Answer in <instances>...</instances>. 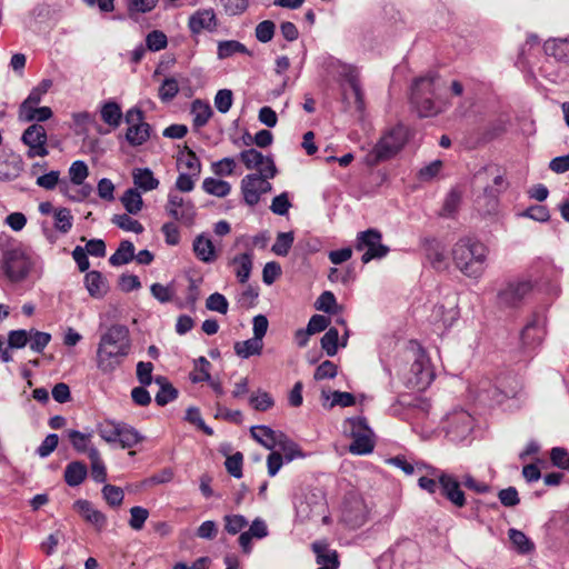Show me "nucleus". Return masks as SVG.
Listing matches in <instances>:
<instances>
[{"instance_id": "f257e3e1", "label": "nucleus", "mask_w": 569, "mask_h": 569, "mask_svg": "<svg viewBox=\"0 0 569 569\" xmlns=\"http://www.w3.org/2000/svg\"><path fill=\"white\" fill-rule=\"evenodd\" d=\"M131 339L123 325H112L100 336L97 348V368L104 375L116 371L129 356Z\"/></svg>"}, {"instance_id": "f03ea898", "label": "nucleus", "mask_w": 569, "mask_h": 569, "mask_svg": "<svg viewBox=\"0 0 569 569\" xmlns=\"http://www.w3.org/2000/svg\"><path fill=\"white\" fill-rule=\"evenodd\" d=\"M442 88L441 77L432 71L412 81L409 100L420 118L435 117L446 109L447 104L439 97Z\"/></svg>"}, {"instance_id": "7ed1b4c3", "label": "nucleus", "mask_w": 569, "mask_h": 569, "mask_svg": "<svg viewBox=\"0 0 569 569\" xmlns=\"http://www.w3.org/2000/svg\"><path fill=\"white\" fill-rule=\"evenodd\" d=\"M473 183L482 188V194L477 198L478 206L487 213L493 212L500 193L508 187L505 171L497 164L485 166L475 173Z\"/></svg>"}, {"instance_id": "20e7f679", "label": "nucleus", "mask_w": 569, "mask_h": 569, "mask_svg": "<svg viewBox=\"0 0 569 569\" xmlns=\"http://www.w3.org/2000/svg\"><path fill=\"white\" fill-rule=\"evenodd\" d=\"M488 249L480 241L460 239L452 249L453 261L466 276L478 278L485 270Z\"/></svg>"}, {"instance_id": "39448f33", "label": "nucleus", "mask_w": 569, "mask_h": 569, "mask_svg": "<svg viewBox=\"0 0 569 569\" xmlns=\"http://www.w3.org/2000/svg\"><path fill=\"white\" fill-rule=\"evenodd\" d=\"M331 68L335 69L339 77L349 84V91L341 86L342 102L346 108H353L359 114H362L366 109V103L358 68L352 64L343 63L339 60L332 62Z\"/></svg>"}, {"instance_id": "423d86ee", "label": "nucleus", "mask_w": 569, "mask_h": 569, "mask_svg": "<svg viewBox=\"0 0 569 569\" xmlns=\"http://www.w3.org/2000/svg\"><path fill=\"white\" fill-rule=\"evenodd\" d=\"M413 361L410 366L408 383L419 390L426 389L433 380L435 372L426 351L417 342H410Z\"/></svg>"}, {"instance_id": "0eeeda50", "label": "nucleus", "mask_w": 569, "mask_h": 569, "mask_svg": "<svg viewBox=\"0 0 569 569\" xmlns=\"http://www.w3.org/2000/svg\"><path fill=\"white\" fill-rule=\"evenodd\" d=\"M408 132L405 126L397 124L387 130L372 150L377 162L388 160L396 156L406 144Z\"/></svg>"}, {"instance_id": "6e6552de", "label": "nucleus", "mask_w": 569, "mask_h": 569, "mask_svg": "<svg viewBox=\"0 0 569 569\" xmlns=\"http://www.w3.org/2000/svg\"><path fill=\"white\" fill-rule=\"evenodd\" d=\"M533 290L530 279H517L506 283L497 293V303L501 309H517L522 306Z\"/></svg>"}, {"instance_id": "1a4fd4ad", "label": "nucleus", "mask_w": 569, "mask_h": 569, "mask_svg": "<svg viewBox=\"0 0 569 569\" xmlns=\"http://www.w3.org/2000/svg\"><path fill=\"white\" fill-rule=\"evenodd\" d=\"M347 423L350 426V435L353 438L352 443L349 446V451L355 455L370 453L375 448V443L367 419L365 417H353L349 418Z\"/></svg>"}, {"instance_id": "9d476101", "label": "nucleus", "mask_w": 569, "mask_h": 569, "mask_svg": "<svg viewBox=\"0 0 569 569\" xmlns=\"http://www.w3.org/2000/svg\"><path fill=\"white\" fill-rule=\"evenodd\" d=\"M381 232L373 228L358 233L356 249L358 251L367 249L361 257L363 263H368L372 259H381L388 254L389 248L381 243Z\"/></svg>"}, {"instance_id": "9b49d317", "label": "nucleus", "mask_w": 569, "mask_h": 569, "mask_svg": "<svg viewBox=\"0 0 569 569\" xmlns=\"http://www.w3.org/2000/svg\"><path fill=\"white\" fill-rule=\"evenodd\" d=\"M164 210L174 221H179L186 226H191L197 214L193 202L189 199H184L174 191L168 193Z\"/></svg>"}, {"instance_id": "f8f14e48", "label": "nucleus", "mask_w": 569, "mask_h": 569, "mask_svg": "<svg viewBox=\"0 0 569 569\" xmlns=\"http://www.w3.org/2000/svg\"><path fill=\"white\" fill-rule=\"evenodd\" d=\"M473 428L472 417L465 410H456L446 417L443 429L447 437L459 442L465 440Z\"/></svg>"}, {"instance_id": "ddd939ff", "label": "nucleus", "mask_w": 569, "mask_h": 569, "mask_svg": "<svg viewBox=\"0 0 569 569\" xmlns=\"http://www.w3.org/2000/svg\"><path fill=\"white\" fill-rule=\"evenodd\" d=\"M439 482L441 495L449 500L455 507L462 508L466 506V496L461 490V479L446 471H433Z\"/></svg>"}, {"instance_id": "4468645a", "label": "nucleus", "mask_w": 569, "mask_h": 569, "mask_svg": "<svg viewBox=\"0 0 569 569\" xmlns=\"http://www.w3.org/2000/svg\"><path fill=\"white\" fill-rule=\"evenodd\" d=\"M31 269L30 259L21 250H9L3 256V270L14 282L23 280Z\"/></svg>"}, {"instance_id": "2eb2a0df", "label": "nucleus", "mask_w": 569, "mask_h": 569, "mask_svg": "<svg viewBox=\"0 0 569 569\" xmlns=\"http://www.w3.org/2000/svg\"><path fill=\"white\" fill-rule=\"evenodd\" d=\"M342 520L351 528H359L368 517V509L365 501L357 495H349L345 498L342 506Z\"/></svg>"}, {"instance_id": "dca6fc26", "label": "nucleus", "mask_w": 569, "mask_h": 569, "mask_svg": "<svg viewBox=\"0 0 569 569\" xmlns=\"http://www.w3.org/2000/svg\"><path fill=\"white\" fill-rule=\"evenodd\" d=\"M239 158L248 170L259 169L264 178H274L277 168L271 157H264L257 149L250 148L239 153Z\"/></svg>"}, {"instance_id": "f3484780", "label": "nucleus", "mask_w": 569, "mask_h": 569, "mask_svg": "<svg viewBox=\"0 0 569 569\" xmlns=\"http://www.w3.org/2000/svg\"><path fill=\"white\" fill-rule=\"evenodd\" d=\"M21 140L29 147V158L48 156L49 151L46 148L47 132L43 126L38 123L29 126L22 133Z\"/></svg>"}, {"instance_id": "a211bd4d", "label": "nucleus", "mask_w": 569, "mask_h": 569, "mask_svg": "<svg viewBox=\"0 0 569 569\" xmlns=\"http://www.w3.org/2000/svg\"><path fill=\"white\" fill-rule=\"evenodd\" d=\"M188 28L192 34H199L202 31L214 32L218 28V19L214 10L209 8L194 11L189 17Z\"/></svg>"}, {"instance_id": "6ab92c4d", "label": "nucleus", "mask_w": 569, "mask_h": 569, "mask_svg": "<svg viewBox=\"0 0 569 569\" xmlns=\"http://www.w3.org/2000/svg\"><path fill=\"white\" fill-rule=\"evenodd\" d=\"M73 509L89 523L93 525L97 530H102L107 525L106 516L93 505L84 499L74 501Z\"/></svg>"}, {"instance_id": "aec40b11", "label": "nucleus", "mask_w": 569, "mask_h": 569, "mask_svg": "<svg viewBox=\"0 0 569 569\" xmlns=\"http://www.w3.org/2000/svg\"><path fill=\"white\" fill-rule=\"evenodd\" d=\"M260 172L247 174L241 180V192L243 194L244 202L253 207L260 200Z\"/></svg>"}, {"instance_id": "412c9836", "label": "nucleus", "mask_w": 569, "mask_h": 569, "mask_svg": "<svg viewBox=\"0 0 569 569\" xmlns=\"http://www.w3.org/2000/svg\"><path fill=\"white\" fill-rule=\"evenodd\" d=\"M230 266L234 267V274L241 284L248 282L252 268H253V254L252 252H243L234 256L230 261Z\"/></svg>"}, {"instance_id": "4be33fe9", "label": "nucleus", "mask_w": 569, "mask_h": 569, "mask_svg": "<svg viewBox=\"0 0 569 569\" xmlns=\"http://www.w3.org/2000/svg\"><path fill=\"white\" fill-rule=\"evenodd\" d=\"M251 437L259 442L261 446L269 450H273L277 447L279 438L282 437L281 431H276L268 426L260 425L253 426L250 429Z\"/></svg>"}, {"instance_id": "5701e85b", "label": "nucleus", "mask_w": 569, "mask_h": 569, "mask_svg": "<svg viewBox=\"0 0 569 569\" xmlns=\"http://www.w3.org/2000/svg\"><path fill=\"white\" fill-rule=\"evenodd\" d=\"M193 251L199 260L206 263L213 262L217 258L214 246L209 238L199 234L193 240Z\"/></svg>"}, {"instance_id": "b1692460", "label": "nucleus", "mask_w": 569, "mask_h": 569, "mask_svg": "<svg viewBox=\"0 0 569 569\" xmlns=\"http://www.w3.org/2000/svg\"><path fill=\"white\" fill-rule=\"evenodd\" d=\"M84 284L89 295L93 298H102L108 290L107 281L101 272L94 270L86 273Z\"/></svg>"}, {"instance_id": "393cba45", "label": "nucleus", "mask_w": 569, "mask_h": 569, "mask_svg": "<svg viewBox=\"0 0 569 569\" xmlns=\"http://www.w3.org/2000/svg\"><path fill=\"white\" fill-rule=\"evenodd\" d=\"M543 50L547 56L553 57L557 61L569 62V40L568 39H552L543 44Z\"/></svg>"}, {"instance_id": "a878e982", "label": "nucleus", "mask_w": 569, "mask_h": 569, "mask_svg": "<svg viewBox=\"0 0 569 569\" xmlns=\"http://www.w3.org/2000/svg\"><path fill=\"white\" fill-rule=\"evenodd\" d=\"M154 382L159 386V391L156 395V402L158 406L163 407L173 401L178 397V390L168 381L163 376H157Z\"/></svg>"}, {"instance_id": "bb28decb", "label": "nucleus", "mask_w": 569, "mask_h": 569, "mask_svg": "<svg viewBox=\"0 0 569 569\" xmlns=\"http://www.w3.org/2000/svg\"><path fill=\"white\" fill-rule=\"evenodd\" d=\"M88 469L81 461H72L64 469V481L70 487H77L87 478Z\"/></svg>"}, {"instance_id": "cd10ccee", "label": "nucleus", "mask_w": 569, "mask_h": 569, "mask_svg": "<svg viewBox=\"0 0 569 569\" xmlns=\"http://www.w3.org/2000/svg\"><path fill=\"white\" fill-rule=\"evenodd\" d=\"M133 183L143 191H151L158 188L159 180L154 178L149 168H137L132 171Z\"/></svg>"}, {"instance_id": "c85d7f7f", "label": "nucleus", "mask_w": 569, "mask_h": 569, "mask_svg": "<svg viewBox=\"0 0 569 569\" xmlns=\"http://www.w3.org/2000/svg\"><path fill=\"white\" fill-rule=\"evenodd\" d=\"M191 113L193 116V127L201 128L207 124L213 111L209 102L197 99L191 104Z\"/></svg>"}, {"instance_id": "c756f323", "label": "nucleus", "mask_w": 569, "mask_h": 569, "mask_svg": "<svg viewBox=\"0 0 569 569\" xmlns=\"http://www.w3.org/2000/svg\"><path fill=\"white\" fill-rule=\"evenodd\" d=\"M101 119L112 128H118L122 119V111L116 101H107L100 109Z\"/></svg>"}, {"instance_id": "7c9ffc66", "label": "nucleus", "mask_w": 569, "mask_h": 569, "mask_svg": "<svg viewBox=\"0 0 569 569\" xmlns=\"http://www.w3.org/2000/svg\"><path fill=\"white\" fill-rule=\"evenodd\" d=\"M150 130L149 123L130 126L126 132V140L132 147L141 146L150 138Z\"/></svg>"}, {"instance_id": "2f4dec72", "label": "nucleus", "mask_w": 569, "mask_h": 569, "mask_svg": "<svg viewBox=\"0 0 569 569\" xmlns=\"http://www.w3.org/2000/svg\"><path fill=\"white\" fill-rule=\"evenodd\" d=\"M263 342L251 338L244 341H238L234 343V352L237 356L248 359L251 356H259L262 352Z\"/></svg>"}, {"instance_id": "473e14b6", "label": "nucleus", "mask_w": 569, "mask_h": 569, "mask_svg": "<svg viewBox=\"0 0 569 569\" xmlns=\"http://www.w3.org/2000/svg\"><path fill=\"white\" fill-rule=\"evenodd\" d=\"M134 258V246L129 240L120 242L116 252L109 258L111 266H121L129 263Z\"/></svg>"}, {"instance_id": "72a5a7b5", "label": "nucleus", "mask_w": 569, "mask_h": 569, "mask_svg": "<svg viewBox=\"0 0 569 569\" xmlns=\"http://www.w3.org/2000/svg\"><path fill=\"white\" fill-rule=\"evenodd\" d=\"M542 328L539 327L536 319L528 322L521 331L520 338L523 346L535 347L542 340Z\"/></svg>"}, {"instance_id": "f704fd0d", "label": "nucleus", "mask_w": 569, "mask_h": 569, "mask_svg": "<svg viewBox=\"0 0 569 569\" xmlns=\"http://www.w3.org/2000/svg\"><path fill=\"white\" fill-rule=\"evenodd\" d=\"M144 437L133 427L121 422L118 441L122 448H132L141 442Z\"/></svg>"}, {"instance_id": "c9c22d12", "label": "nucleus", "mask_w": 569, "mask_h": 569, "mask_svg": "<svg viewBox=\"0 0 569 569\" xmlns=\"http://www.w3.org/2000/svg\"><path fill=\"white\" fill-rule=\"evenodd\" d=\"M120 201L123 204L127 212L130 214L139 213L143 207L142 197L136 188H130L126 190L122 197L120 198Z\"/></svg>"}, {"instance_id": "e433bc0d", "label": "nucleus", "mask_w": 569, "mask_h": 569, "mask_svg": "<svg viewBox=\"0 0 569 569\" xmlns=\"http://www.w3.org/2000/svg\"><path fill=\"white\" fill-rule=\"evenodd\" d=\"M88 456L91 461V477L96 482L102 483L107 480L106 466L100 457L98 449L90 448Z\"/></svg>"}, {"instance_id": "4c0bfd02", "label": "nucleus", "mask_w": 569, "mask_h": 569, "mask_svg": "<svg viewBox=\"0 0 569 569\" xmlns=\"http://www.w3.org/2000/svg\"><path fill=\"white\" fill-rule=\"evenodd\" d=\"M177 160L189 170V173L196 178L199 177L201 172L200 160L188 146H184V149L179 153Z\"/></svg>"}, {"instance_id": "58836bf2", "label": "nucleus", "mask_w": 569, "mask_h": 569, "mask_svg": "<svg viewBox=\"0 0 569 569\" xmlns=\"http://www.w3.org/2000/svg\"><path fill=\"white\" fill-rule=\"evenodd\" d=\"M312 550L317 555V563L337 569L339 560L336 551L327 550L326 546L320 542L312 543Z\"/></svg>"}, {"instance_id": "ea45409f", "label": "nucleus", "mask_w": 569, "mask_h": 569, "mask_svg": "<svg viewBox=\"0 0 569 569\" xmlns=\"http://www.w3.org/2000/svg\"><path fill=\"white\" fill-rule=\"evenodd\" d=\"M234 53L251 54L247 47L237 40H224L218 43L217 56L219 59H227Z\"/></svg>"}, {"instance_id": "a19ab883", "label": "nucleus", "mask_w": 569, "mask_h": 569, "mask_svg": "<svg viewBox=\"0 0 569 569\" xmlns=\"http://www.w3.org/2000/svg\"><path fill=\"white\" fill-rule=\"evenodd\" d=\"M508 536L519 553L527 555L535 550V543L522 531L509 529Z\"/></svg>"}, {"instance_id": "79ce46f5", "label": "nucleus", "mask_w": 569, "mask_h": 569, "mask_svg": "<svg viewBox=\"0 0 569 569\" xmlns=\"http://www.w3.org/2000/svg\"><path fill=\"white\" fill-rule=\"evenodd\" d=\"M202 189L209 194L223 198L230 193L231 186L224 180L206 178L202 182Z\"/></svg>"}, {"instance_id": "37998d69", "label": "nucleus", "mask_w": 569, "mask_h": 569, "mask_svg": "<svg viewBox=\"0 0 569 569\" xmlns=\"http://www.w3.org/2000/svg\"><path fill=\"white\" fill-rule=\"evenodd\" d=\"M277 447L280 449L282 457L286 459V461H292L296 458L303 457V453L299 446L289 439L283 432L282 437L279 438L277 442Z\"/></svg>"}, {"instance_id": "c03bdc74", "label": "nucleus", "mask_w": 569, "mask_h": 569, "mask_svg": "<svg viewBox=\"0 0 569 569\" xmlns=\"http://www.w3.org/2000/svg\"><path fill=\"white\" fill-rule=\"evenodd\" d=\"M461 202V192L457 189H451L445 198L442 208L439 214L443 218H452L459 209Z\"/></svg>"}, {"instance_id": "a18cd8bd", "label": "nucleus", "mask_w": 569, "mask_h": 569, "mask_svg": "<svg viewBox=\"0 0 569 569\" xmlns=\"http://www.w3.org/2000/svg\"><path fill=\"white\" fill-rule=\"evenodd\" d=\"M121 422H114L111 420H104L103 422L98 425V433L99 436L107 442L113 443L118 441L119 430Z\"/></svg>"}, {"instance_id": "49530a36", "label": "nucleus", "mask_w": 569, "mask_h": 569, "mask_svg": "<svg viewBox=\"0 0 569 569\" xmlns=\"http://www.w3.org/2000/svg\"><path fill=\"white\" fill-rule=\"evenodd\" d=\"M293 240L295 236L292 231L279 232L277 234L276 242L271 248V251L277 256L286 257L292 247Z\"/></svg>"}, {"instance_id": "de8ad7c7", "label": "nucleus", "mask_w": 569, "mask_h": 569, "mask_svg": "<svg viewBox=\"0 0 569 569\" xmlns=\"http://www.w3.org/2000/svg\"><path fill=\"white\" fill-rule=\"evenodd\" d=\"M50 341L51 335L49 332L34 329L29 332L30 349L37 353H42Z\"/></svg>"}, {"instance_id": "09e8293b", "label": "nucleus", "mask_w": 569, "mask_h": 569, "mask_svg": "<svg viewBox=\"0 0 569 569\" xmlns=\"http://www.w3.org/2000/svg\"><path fill=\"white\" fill-rule=\"evenodd\" d=\"M151 295L154 299H157L160 303H167L174 300L176 290L173 284L163 286L161 283H153L150 287Z\"/></svg>"}, {"instance_id": "8fccbe9b", "label": "nucleus", "mask_w": 569, "mask_h": 569, "mask_svg": "<svg viewBox=\"0 0 569 569\" xmlns=\"http://www.w3.org/2000/svg\"><path fill=\"white\" fill-rule=\"evenodd\" d=\"M116 226L126 231H132L134 233H142L143 226L138 221L132 219L129 214H114L111 220Z\"/></svg>"}, {"instance_id": "3c124183", "label": "nucleus", "mask_w": 569, "mask_h": 569, "mask_svg": "<svg viewBox=\"0 0 569 569\" xmlns=\"http://www.w3.org/2000/svg\"><path fill=\"white\" fill-rule=\"evenodd\" d=\"M321 348L329 357H333L338 352L339 332L336 328H329L321 338Z\"/></svg>"}, {"instance_id": "603ef678", "label": "nucleus", "mask_w": 569, "mask_h": 569, "mask_svg": "<svg viewBox=\"0 0 569 569\" xmlns=\"http://www.w3.org/2000/svg\"><path fill=\"white\" fill-rule=\"evenodd\" d=\"M179 92V83L176 78H166L159 88V98L162 102H169Z\"/></svg>"}, {"instance_id": "864d4df0", "label": "nucleus", "mask_w": 569, "mask_h": 569, "mask_svg": "<svg viewBox=\"0 0 569 569\" xmlns=\"http://www.w3.org/2000/svg\"><path fill=\"white\" fill-rule=\"evenodd\" d=\"M224 530L229 535H237L242 531L248 525V520L242 515H227L223 518Z\"/></svg>"}, {"instance_id": "5fc2aeb1", "label": "nucleus", "mask_w": 569, "mask_h": 569, "mask_svg": "<svg viewBox=\"0 0 569 569\" xmlns=\"http://www.w3.org/2000/svg\"><path fill=\"white\" fill-rule=\"evenodd\" d=\"M89 174L88 166L82 160L72 162L69 168L70 180L73 184L81 186Z\"/></svg>"}, {"instance_id": "6e6d98bb", "label": "nucleus", "mask_w": 569, "mask_h": 569, "mask_svg": "<svg viewBox=\"0 0 569 569\" xmlns=\"http://www.w3.org/2000/svg\"><path fill=\"white\" fill-rule=\"evenodd\" d=\"M168 44L167 36L160 30H153L146 37V48L150 51H160Z\"/></svg>"}, {"instance_id": "4d7b16f0", "label": "nucleus", "mask_w": 569, "mask_h": 569, "mask_svg": "<svg viewBox=\"0 0 569 569\" xmlns=\"http://www.w3.org/2000/svg\"><path fill=\"white\" fill-rule=\"evenodd\" d=\"M315 307L327 313H336L337 299L331 291H323L316 300Z\"/></svg>"}, {"instance_id": "13d9d810", "label": "nucleus", "mask_w": 569, "mask_h": 569, "mask_svg": "<svg viewBox=\"0 0 569 569\" xmlns=\"http://www.w3.org/2000/svg\"><path fill=\"white\" fill-rule=\"evenodd\" d=\"M29 342V332L24 329L11 330L8 333V350L22 349Z\"/></svg>"}, {"instance_id": "bf43d9fd", "label": "nucleus", "mask_w": 569, "mask_h": 569, "mask_svg": "<svg viewBox=\"0 0 569 569\" xmlns=\"http://www.w3.org/2000/svg\"><path fill=\"white\" fill-rule=\"evenodd\" d=\"M276 24L271 20H263L257 24L254 33L256 38L262 42L267 43L272 40L274 36Z\"/></svg>"}, {"instance_id": "052dcab7", "label": "nucleus", "mask_w": 569, "mask_h": 569, "mask_svg": "<svg viewBox=\"0 0 569 569\" xmlns=\"http://www.w3.org/2000/svg\"><path fill=\"white\" fill-rule=\"evenodd\" d=\"M54 227L60 232L67 233L72 227V216L69 209L61 208L54 211Z\"/></svg>"}, {"instance_id": "680f3d73", "label": "nucleus", "mask_w": 569, "mask_h": 569, "mask_svg": "<svg viewBox=\"0 0 569 569\" xmlns=\"http://www.w3.org/2000/svg\"><path fill=\"white\" fill-rule=\"evenodd\" d=\"M206 307L210 311H217L226 315L228 312L229 303L223 295L214 292L207 298Z\"/></svg>"}, {"instance_id": "e2e57ef3", "label": "nucleus", "mask_w": 569, "mask_h": 569, "mask_svg": "<svg viewBox=\"0 0 569 569\" xmlns=\"http://www.w3.org/2000/svg\"><path fill=\"white\" fill-rule=\"evenodd\" d=\"M102 495L111 507H119L124 497L122 489L113 485H104L102 488Z\"/></svg>"}, {"instance_id": "0e129e2a", "label": "nucleus", "mask_w": 569, "mask_h": 569, "mask_svg": "<svg viewBox=\"0 0 569 569\" xmlns=\"http://www.w3.org/2000/svg\"><path fill=\"white\" fill-rule=\"evenodd\" d=\"M457 316V311L455 309L446 310L442 305L435 306L432 310V319L436 322H441L445 327H450Z\"/></svg>"}, {"instance_id": "69168bd1", "label": "nucleus", "mask_w": 569, "mask_h": 569, "mask_svg": "<svg viewBox=\"0 0 569 569\" xmlns=\"http://www.w3.org/2000/svg\"><path fill=\"white\" fill-rule=\"evenodd\" d=\"M249 402L252 408L258 411H267L274 405L272 397L266 391H259L258 395H252Z\"/></svg>"}, {"instance_id": "338daca9", "label": "nucleus", "mask_w": 569, "mask_h": 569, "mask_svg": "<svg viewBox=\"0 0 569 569\" xmlns=\"http://www.w3.org/2000/svg\"><path fill=\"white\" fill-rule=\"evenodd\" d=\"M149 517V511L143 507H132L130 509V520L129 526L133 530H141L144 526L146 520Z\"/></svg>"}, {"instance_id": "774afa93", "label": "nucleus", "mask_w": 569, "mask_h": 569, "mask_svg": "<svg viewBox=\"0 0 569 569\" xmlns=\"http://www.w3.org/2000/svg\"><path fill=\"white\" fill-rule=\"evenodd\" d=\"M232 101L233 94L229 89H221L216 93L214 106L221 113H227L230 110Z\"/></svg>"}]
</instances>
